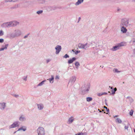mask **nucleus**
<instances>
[{"mask_svg": "<svg viewBox=\"0 0 135 135\" xmlns=\"http://www.w3.org/2000/svg\"><path fill=\"white\" fill-rule=\"evenodd\" d=\"M19 22L17 21L10 22L4 23L1 25V26L3 28H9L11 27L16 26L19 24Z\"/></svg>", "mask_w": 135, "mask_h": 135, "instance_id": "nucleus-1", "label": "nucleus"}, {"mask_svg": "<svg viewBox=\"0 0 135 135\" xmlns=\"http://www.w3.org/2000/svg\"><path fill=\"white\" fill-rule=\"evenodd\" d=\"M22 33L21 31L20 30L16 29L15 30L14 33H12L10 35V37L12 38L19 37L21 35Z\"/></svg>", "mask_w": 135, "mask_h": 135, "instance_id": "nucleus-2", "label": "nucleus"}, {"mask_svg": "<svg viewBox=\"0 0 135 135\" xmlns=\"http://www.w3.org/2000/svg\"><path fill=\"white\" fill-rule=\"evenodd\" d=\"M129 23V20L127 18L122 19L120 24V26H128Z\"/></svg>", "mask_w": 135, "mask_h": 135, "instance_id": "nucleus-3", "label": "nucleus"}, {"mask_svg": "<svg viewBox=\"0 0 135 135\" xmlns=\"http://www.w3.org/2000/svg\"><path fill=\"white\" fill-rule=\"evenodd\" d=\"M37 131L38 135H45V130L42 127H39L37 129Z\"/></svg>", "mask_w": 135, "mask_h": 135, "instance_id": "nucleus-4", "label": "nucleus"}, {"mask_svg": "<svg viewBox=\"0 0 135 135\" xmlns=\"http://www.w3.org/2000/svg\"><path fill=\"white\" fill-rule=\"evenodd\" d=\"M90 88L89 85H84L82 87V92L84 94L88 92Z\"/></svg>", "mask_w": 135, "mask_h": 135, "instance_id": "nucleus-5", "label": "nucleus"}, {"mask_svg": "<svg viewBox=\"0 0 135 135\" xmlns=\"http://www.w3.org/2000/svg\"><path fill=\"white\" fill-rule=\"evenodd\" d=\"M20 122L18 121H16L14 122L12 124L9 126V129L14 128L19 126Z\"/></svg>", "mask_w": 135, "mask_h": 135, "instance_id": "nucleus-6", "label": "nucleus"}, {"mask_svg": "<svg viewBox=\"0 0 135 135\" xmlns=\"http://www.w3.org/2000/svg\"><path fill=\"white\" fill-rule=\"evenodd\" d=\"M88 43H86L85 44L81 43H79L78 44V47L79 48L83 49L86 50L87 48V46H86L87 45Z\"/></svg>", "mask_w": 135, "mask_h": 135, "instance_id": "nucleus-7", "label": "nucleus"}, {"mask_svg": "<svg viewBox=\"0 0 135 135\" xmlns=\"http://www.w3.org/2000/svg\"><path fill=\"white\" fill-rule=\"evenodd\" d=\"M55 49L56 50V54H58L59 53L61 49V46L59 45H57L55 47Z\"/></svg>", "mask_w": 135, "mask_h": 135, "instance_id": "nucleus-8", "label": "nucleus"}, {"mask_svg": "<svg viewBox=\"0 0 135 135\" xmlns=\"http://www.w3.org/2000/svg\"><path fill=\"white\" fill-rule=\"evenodd\" d=\"M76 80V77L75 76H73L71 77L70 79L69 83H70L72 85Z\"/></svg>", "mask_w": 135, "mask_h": 135, "instance_id": "nucleus-9", "label": "nucleus"}, {"mask_svg": "<svg viewBox=\"0 0 135 135\" xmlns=\"http://www.w3.org/2000/svg\"><path fill=\"white\" fill-rule=\"evenodd\" d=\"M6 103L3 102L0 103V109L2 110H4L6 107Z\"/></svg>", "mask_w": 135, "mask_h": 135, "instance_id": "nucleus-10", "label": "nucleus"}, {"mask_svg": "<svg viewBox=\"0 0 135 135\" xmlns=\"http://www.w3.org/2000/svg\"><path fill=\"white\" fill-rule=\"evenodd\" d=\"M120 27H121V31L123 33L126 32L127 30L126 28L125 27V26H120Z\"/></svg>", "mask_w": 135, "mask_h": 135, "instance_id": "nucleus-11", "label": "nucleus"}, {"mask_svg": "<svg viewBox=\"0 0 135 135\" xmlns=\"http://www.w3.org/2000/svg\"><path fill=\"white\" fill-rule=\"evenodd\" d=\"M119 49V46L118 44L116 45L113 46V47L111 49V50L112 51H115Z\"/></svg>", "mask_w": 135, "mask_h": 135, "instance_id": "nucleus-12", "label": "nucleus"}, {"mask_svg": "<svg viewBox=\"0 0 135 135\" xmlns=\"http://www.w3.org/2000/svg\"><path fill=\"white\" fill-rule=\"evenodd\" d=\"M76 60V58L75 57H73L72 59H70L68 61V63L69 64H70L73 62V61Z\"/></svg>", "mask_w": 135, "mask_h": 135, "instance_id": "nucleus-13", "label": "nucleus"}, {"mask_svg": "<svg viewBox=\"0 0 135 135\" xmlns=\"http://www.w3.org/2000/svg\"><path fill=\"white\" fill-rule=\"evenodd\" d=\"M84 0H78V1L75 4L76 6H78L83 2Z\"/></svg>", "mask_w": 135, "mask_h": 135, "instance_id": "nucleus-14", "label": "nucleus"}, {"mask_svg": "<svg viewBox=\"0 0 135 135\" xmlns=\"http://www.w3.org/2000/svg\"><path fill=\"white\" fill-rule=\"evenodd\" d=\"M21 130H22L23 131H25L26 130V128L25 126H23L19 128L17 131H19Z\"/></svg>", "mask_w": 135, "mask_h": 135, "instance_id": "nucleus-15", "label": "nucleus"}, {"mask_svg": "<svg viewBox=\"0 0 135 135\" xmlns=\"http://www.w3.org/2000/svg\"><path fill=\"white\" fill-rule=\"evenodd\" d=\"M38 108L39 110H42L44 107V106L42 104H37Z\"/></svg>", "mask_w": 135, "mask_h": 135, "instance_id": "nucleus-16", "label": "nucleus"}, {"mask_svg": "<svg viewBox=\"0 0 135 135\" xmlns=\"http://www.w3.org/2000/svg\"><path fill=\"white\" fill-rule=\"evenodd\" d=\"M117 90V89L116 88H115L114 89H112V93H110V95H114L115 94V92Z\"/></svg>", "mask_w": 135, "mask_h": 135, "instance_id": "nucleus-17", "label": "nucleus"}, {"mask_svg": "<svg viewBox=\"0 0 135 135\" xmlns=\"http://www.w3.org/2000/svg\"><path fill=\"white\" fill-rule=\"evenodd\" d=\"M54 76L52 75L51 76V78L47 79V80L49 81L50 83H52L54 82Z\"/></svg>", "mask_w": 135, "mask_h": 135, "instance_id": "nucleus-18", "label": "nucleus"}, {"mask_svg": "<svg viewBox=\"0 0 135 135\" xmlns=\"http://www.w3.org/2000/svg\"><path fill=\"white\" fill-rule=\"evenodd\" d=\"M118 45L119 47L123 46H125L126 45V43L125 42H122L118 44Z\"/></svg>", "mask_w": 135, "mask_h": 135, "instance_id": "nucleus-19", "label": "nucleus"}, {"mask_svg": "<svg viewBox=\"0 0 135 135\" xmlns=\"http://www.w3.org/2000/svg\"><path fill=\"white\" fill-rule=\"evenodd\" d=\"M8 45V44H6L5 45V46L4 47L0 48V51L3 50L5 49H7Z\"/></svg>", "mask_w": 135, "mask_h": 135, "instance_id": "nucleus-20", "label": "nucleus"}, {"mask_svg": "<svg viewBox=\"0 0 135 135\" xmlns=\"http://www.w3.org/2000/svg\"><path fill=\"white\" fill-rule=\"evenodd\" d=\"M19 119L20 121H23L26 120V118L24 116H21L19 118Z\"/></svg>", "mask_w": 135, "mask_h": 135, "instance_id": "nucleus-21", "label": "nucleus"}, {"mask_svg": "<svg viewBox=\"0 0 135 135\" xmlns=\"http://www.w3.org/2000/svg\"><path fill=\"white\" fill-rule=\"evenodd\" d=\"M115 121L117 123H121L122 122V120L119 118H117L116 119Z\"/></svg>", "mask_w": 135, "mask_h": 135, "instance_id": "nucleus-22", "label": "nucleus"}, {"mask_svg": "<svg viewBox=\"0 0 135 135\" xmlns=\"http://www.w3.org/2000/svg\"><path fill=\"white\" fill-rule=\"evenodd\" d=\"M46 81V80H44L40 83L37 85V86H41L44 83V82Z\"/></svg>", "mask_w": 135, "mask_h": 135, "instance_id": "nucleus-23", "label": "nucleus"}, {"mask_svg": "<svg viewBox=\"0 0 135 135\" xmlns=\"http://www.w3.org/2000/svg\"><path fill=\"white\" fill-rule=\"evenodd\" d=\"M87 133L86 132L79 133L75 134V135H86Z\"/></svg>", "mask_w": 135, "mask_h": 135, "instance_id": "nucleus-24", "label": "nucleus"}, {"mask_svg": "<svg viewBox=\"0 0 135 135\" xmlns=\"http://www.w3.org/2000/svg\"><path fill=\"white\" fill-rule=\"evenodd\" d=\"M75 65L76 66V68L77 69L78 68V67L80 65V64L79 62H78L76 61L75 63Z\"/></svg>", "mask_w": 135, "mask_h": 135, "instance_id": "nucleus-25", "label": "nucleus"}, {"mask_svg": "<svg viewBox=\"0 0 135 135\" xmlns=\"http://www.w3.org/2000/svg\"><path fill=\"white\" fill-rule=\"evenodd\" d=\"M92 98L91 97H88L86 98V101L88 102H89L92 100Z\"/></svg>", "mask_w": 135, "mask_h": 135, "instance_id": "nucleus-26", "label": "nucleus"}, {"mask_svg": "<svg viewBox=\"0 0 135 135\" xmlns=\"http://www.w3.org/2000/svg\"><path fill=\"white\" fill-rule=\"evenodd\" d=\"M47 9L48 11H50L52 10V6H48L47 8Z\"/></svg>", "mask_w": 135, "mask_h": 135, "instance_id": "nucleus-27", "label": "nucleus"}, {"mask_svg": "<svg viewBox=\"0 0 135 135\" xmlns=\"http://www.w3.org/2000/svg\"><path fill=\"white\" fill-rule=\"evenodd\" d=\"M113 71L115 73H119L120 72V71L118 70L117 69H115V68L113 70Z\"/></svg>", "mask_w": 135, "mask_h": 135, "instance_id": "nucleus-28", "label": "nucleus"}, {"mask_svg": "<svg viewBox=\"0 0 135 135\" xmlns=\"http://www.w3.org/2000/svg\"><path fill=\"white\" fill-rule=\"evenodd\" d=\"M4 32L2 30H0V36H1L3 35Z\"/></svg>", "mask_w": 135, "mask_h": 135, "instance_id": "nucleus-29", "label": "nucleus"}, {"mask_svg": "<svg viewBox=\"0 0 135 135\" xmlns=\"http://www.w3.org/2000/svg\"><path fill=\"white\" fill-rule=\"evenodd\" d=\"M133 109H131L129 112V114L130 115L132 116L133 115Z\"/></svg>", "mask_w": 135, "mask_h": 135, "instance_id": "nucleus-30", "label": "nucleus"}, {"mask_svg": "<svg viewBox=\"0 0 135 135\" xmlns=\"http://www.w3.org/2000/svg\"><path fill=\"white\" fill-rule=\"evenodd\" d=\"M43 11L42 10H40L39 11H38L36 13L38 15L40 14L41 13L43 12Z\"/></svg>", "mask_w": 135, "mask_h": 135, "instance_id": "nucleus-31", "label": "nucleus"}, {"mask_svg": "<svg viewBox=\"0 0 135 135\" xmlns=\"http://www.w3.org/2000/svg\"><path fill=\"white\" fill-rule=\"evenodd\" d=\"M73 119H72L71 118H69L68 121L70 123H71L73 122Z\"/></svg>", "mask_w": 135, "mask_h": 135, "instance_id": "nucleus-32", "label": "nucleus"}, {"mask_svg": "<svg viewBox=\"0 0 135 135\" xmlns=\"http://www.w3.org/2000/svg\"><path fill=\"white\" fill-rule=\"evenodd\" d=\"M63 58H67L69 57V56L67 54H66L64 56H63Z\"/></svg>", "mask_w": 135, "mask_h": 135, "instance_id": "nucleus-33", "label": "nucleus"}, {"mask_svg": "<svg viewBox=\"0 0 135 135\" xmlns=\"http://www.w3.org/2000/svg\"><path fill=\"white\" fill-rule=\"evenodd\" d=\"M104 108H105L107 112H109V109L107 107L105 106L104 107Z\"/></svg>", "mask_w": 135, "mask_h": 135, "instance_id": "nucleus-34", "label": "nucleus"}, {"mask_svg": "<svg viewBox=\"0 0 135 135\" xmlns=\"http://www.w3.org/2000/svg\"><path fill=\"white\" fill-rule=\"evenodd\" d=\"M52 10H54L55 9H56L57 8V7L56 6H54L52 7Z\"/></svg>", "mask_w": 135, "mask_h": 135, "instance_id": "nucleus-35", "label": "nucleus"}, {"mask_svg": "<svg viewBox=\"0 0 135 135\" xmlns=\"http://www.w3.org/2000/svg\"><path fill=\"white\" fill-rule=\"evenodd\" d=\"M30 34V33H28L26 35H25L24 37L23 38L25 39L26 38H27L28 36Z\"/></svg>", "mask_w": 135, "mask_h": 135, "instance_id": "nucleus-36", "label": "nucleus"}, {"mask_svg": "<svg viewBox=\"0 0 135 135\" xmlns=\"http://www.w3.org/2000/svg\"><path fill=\"white\" fill-rule=\"evenodd\" d=\"M27 76H25L23 78V79L25 81H26L27 80Z\"/></svg>", "mask_w": 135, "mask_h": 135, "instance_id": "nucleus-37", "label": "nucleus"}, {"mask_svg": "<svg viewBox=\"0 0 135 135\" xmlns=\"http://www.w3.org/2000/svg\"><path fill=\"white\" fill-rule=\"evenodd\" d=\"M55 79L56 80L59 79V76L58 75H56L55 77Z\"/></svg>", "mask_w": 135, "mask_h": 135, "instance_id": "nucleus-38", "label": "nucleus"}, {"mask_svg": "<svg viewBox=\"0 0 135 135\" xmlns=\"http://www.w3.org/2000/svg\"><path fill=\"white\" fill-rule=\"evenodd\" d=\"M51 61V59H48L46 60L47 63H48L49 62Z\"/></svg>", "mask_w": 135, "mask_h": 135, "instance_id": "nucleus-39", "label": "nucleus"}, {"mask_svg": "<svg viewBox=\"0 0 135 135\" xmlns=\"http://www.w3.org/2000/svg\"><path fill=\"white\" fill-rule=\"evenodd\" d=\"M103 95L102 93H99L97 94V95L99 96H101Z\"/></svg>", "mask_w": 135, "mask_h": 135, "instance_id": "nucleus-40", "label": "nucleus"}, {"mask_svg": "<svg viewBox=\"0 0 135 135\" xmlns=\"http://www.w3.org/2000/svg\"><path fill=\"white\" fill-rule=\"evenodd\" d=\"M4 40L3 39H0V43H2L4 42Z\"/></svg>", "mask_w": 135, "mask_h": 135, "instance_id": "nucleus-41", "label": "nucleus"}, {"mask_svg": "<svg viewBox=\"0 0 135 135\" xmlns=\"http://www.w3.org/2000/svg\"><path fill=\"white\" fill-rule=\"evenodd\" d=\"M80 52V51H76L75 52V54L76 55H77Z\"/></svg>", "mask_w": 135, "mask_h": 135, "instance_id": "nucleus-42", "label": "nucleus"}, {"mask_svg": "<svg viewBox=\"0 0 135 135\" xmlns=\"http://www.w3.org/2000/svg\"><path fill=\"white\" fill-rule=\"evenodd\" d=\"M13 96L15 97H16V98L18 97L19 96L18 95H16V94L13 95Z\"/></svg>", "mask_w": 135, "mask_h": 135, "instance_id": "nucleus-43", "label": "nucleus"}, {"mask_svg": "<svg viewBox=\"0 0 135 135\" xmlns=\"http://www.w3.org/2000/svg\"><path fill=\"white\" fill-rule=\"evenodd\" d=\"M6 2H11V0H5Z\"/></svg>", "mask_w": 135, "mask_h": 135, "instance_id": "nucleus-44", "label": "nucleus"}, {"mask_svg": "<svg viewBox=\"0 0 135 135\" xmlns=\"http://www.w3.org/2000/svg\"><path fill=\"white\" fill-rule=\"evenodd\" d=\"M40 1L41 2H40L41 3H45V1L44 0H40Z\"/></svg>", "mask_w": 135, "mask_h": 135, "instance_id": "nucleus-45", "label": "nucleus"}, {"mask_svg": "<svg viewBox=\"0 0 135 135\" xmlns=\"http://www.w3.org/2000/svg\"><path fill=\"white\" fill-rule=\"evenodd\" d=\"M18 0H11V2H15L17 1Z\"/></svg>", "mask_w": 135, "mask_h": 135, "instance_id": "nucleus-46", "label": "nucleus"}, {"mask_svg": "<svg viewBox=\"0 0 135 135\" xmlns=\"http://www.w3.org/2000/svg\"><path fill=\"white\" fill-rule=\"evenodd\" d=\"M103 95H107V93L106 92L102 93Z\"/></svg>", "mask_w": 135, "mask_h": 135, "instance_id": "nucleus-47", "label": "nucleus"}, {"mask_svg": "<svg viewBox=\"0 0 135 135\" xmlns=\"http://www.w3.org/2000/svg\"><path fill=\"white\" fill-rule=\"evenodd\" d=\"M128 126H125V129H128Z\"/></svg>", "mask_w": 135, "mask_h": 135, "instance_id": "nucleus-48", "label": "nucleus"}, {"mask_svg": "<svg viewBox=\"0 0 135 135\" xmlns=\"http://www.w3.org/2000/svg\"><path fill=\"white\" fill-rule=\"evenodd\" d=\"M133 39L134 40L133 41H131V42H133V43H134L135 42V39L133 38Z\"/></svg>", "mask_w": 135, "mask_h": 135, "instance_id": "nucleus-49", "label": "nucleus"}, {"mask_svg": "<svg viewBox=\"0 0 135 135\" xmlns=\"http://www.w3.org/2000/svg\"><path fill=\"white\" fill-rule=\"evenodd\" d=\"M81 19V18L80 17H79V19H78V23H79V22L80 20Z\"/></svg>", "mask_w": 135, "mask_h": 135, "instance_id": "nucleus-50", "label": "nucleus"}, {"mask_svg": "<svg viewBox=\"0 0 135 135\" xmlns=\"http://www.w3.org/2000/svg\"><path fill=\"white\" fill-rule=\"evenodd\" d=\"M105 103V105L106 106H108V104H107V102Z\"/></svg>", "mask_w": 135, "mask_h": 135, "instance_id": "nucleus-51", "label": "nucleus"}, {"mask_svg": "<svg viewBox=\"0 0 135 135\" xmlns=\"http://www.w3.org/2000/svg\"><path fill=\"white\" fill-rule=\"evenodd\" d=\"M118 115H116L114 117V118H115V117H118Z\"/></svg>", "mask_w": 135, "mask_h": 135, "instance_id": "nucleus-52", "label": "nucleus"}, {"mask_svg": "<svg viewBox=\"0 0 135 135\" xmlns=\"http://www.w3.org/2000/svg\"><path fill=\"white\" fill-rule=\"evenodd\" d=\"M133 52L134 53H135V48L133 50Z\"/></svg>", "mask_w": 135, "mask_h": 135, "instance_id": "nucleus-53", "label": "nucleus"}, {"mask_svg": "<svg viewBox=\"0 0 135 135\" xmlns=\"http://www.w3.org/2000/svg\"><path fill=\"white\" fill-rule=\"evenodd\" d=\"M105 103L107 102V100L106 99H105L104 100Z\"/></svg>", "mask_w": 135, "mask_h": 135, "instance_id": "nucleus-54", "label": "nucleus"}, {"mask_svg": "<svg viewBox=\"0 0 135 135\" xmlns=\"http://www.w3.org/2000/svg\"><path fill=\"white\" fill-rule=\"evenodd\" d=\"M110 88H111V89H112H112H113V87H111Z\"/></svg>", "mask_w": 135, "mask_h": 135, "instance_id": "nucleus-55", "label": "nucleus"}, {"mask_svg": "<svg viewBox=\"0 0 135 135\" xmlns=\"http://www.w3.org/2000/svg\"><path fill=\"white\" fill-rule=\"evenodd\" d=\"M132 1L133 2H135V0H132Z\"/></svg>", "mask_w": 135, "mask_h": 135, "instance_id": "nucleus-56", "label": "nucleus"}, {"mask_svg": "<svg viewBox=\"0 0 135 135\" xmlns=\"http://www.w3.org/2000/svg\"><path fill=\"white\" fill-rule=\"evenodd\" d=\"M16 132H17V131H15V132H14V133H14V134H15V133H16Z\"/></svg>", "mask_w": 135, "mask_h": 135, "instance_id": "nucleus-57", "label": "nucleus"}, {"mask_svg": "<svg viewBox=\"0 0 135 135\" xmlns=\"http://www.w3.org/2000/svg\"><path fill=\"white\" fill-rule=\"evenodd\" d=\"M72 51L73 52H74V50H72Z\"/></svg>", "mask_w": 135, "mask_h": 135, "instance_id": "nucleus-58", "label": "nucleus"}, {"mask_svg": "<svg viewBox=\"0 0 135 135\" xmlns=\"http://www.w3.org/2000/svg\"><path fill=\"white\" fill-rule=\"evenodd\" d=\"M98 110H99V111H100L99 112H101V111L99 109H98Z\"/></svg>", "mask_w": 135, "mask_h": 135, "instance_id": "nucleus-59", "label": "nucleus"}, {"mask_svg": "<svg viewBox=\"0 0 135 135\" xmlns=\"http://www.w3.org/2000/svg\"><path fill=\"white\" fill-rule=\"evenodd\" d=\"M128 34V33H127V36H129V35L128 34Z\"/></svg>", "mask_w": 135, "mask_h": 135, "instance_id": "nucleus-60", "label": "nucleus"}, {"mask_svg": "<svg viewBox=\"0 0 135 135\" xmlns=\"http://www.w3.org/2000/svg\"><path fill=\"white\" fill-rule=\"evenodd\" d=\"M108 92L109 93H110V91H109Z\"/></svg>", "mask_w": 135, "mask_h": 135, "instance_id": "nucleus-61", "label": "nucleus"}, {"mask_svg": "<svg viewBox=\"0 0 135 135\" xmlns=\"http://www.w3.org/2000/svg\"><path fill=\"white\" fill-rule=\"evenodd\" d=\"M134 132H135V129H134Z\"/></svg>", "mask_w": 135, "mask_h": 135, "instance_id": "nucleus-62", "label": "nucleus"}, {"mask_svg": "<svg viewBox=\"0 0 135 135\" xmlns=\"http://www.w3.org/2000/svg\"><path fill=\"white\" fill-rule=\"evenodd\" d=\"M129 98V97H127V98Z\"/></svg>", "mask_w": 135, "mask_h": 135, "instance_id": "nucleus-63", "label": "nucleus"}, {"mask_svg": "<svg viewBox=\"0 0 135 135\" xmlns=\"http://www.w3.org/2000/svg\"><path fill=\"white\" fill-rule=\"evenodd\" d=\"M104 111V110H102V111Z\"/></svg>", "mask_w": 135, "mask_h": 135, "instance_id": "nucleus-64", "label": "nucleus"}]
</instances>
